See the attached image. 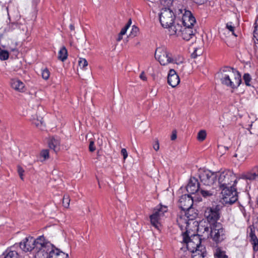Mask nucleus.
Returning <instances> with one entry per match:
<instances>
[{
    "instance_id": "f257e3e1",
    "label": "nucleus",
    "mask_w": 258,
    "mask_h": 258,
    "mask_svg": "<svg viewBox=\"0 0 258 258\" xmlns=\"http://www.w3.org/2000/svg\"><path fill=\"white\" fill-rule=\"evenodd\" d=\"M237 181V178L232 170L227 169L218 172V184L227 203L232 204L238 200L235 187Z\"/></svg>"
},
{
    "instance_id": "f03ea898",
    "label": "nucleus",
    "mask_w": 258,
    "mask_h": 258,
    "mask_svg": "<svg viewBox=\"0 0 258 258\" xmlns=\"http://www.w3.org/2000/svg\"><path fill=\"white\" fill-rule=\"evenodd\" d=\"M218 75L223 85L232 89L237 88L241 83L240 74L229 67L222 68Z\"/></svg>"
},
{
    "instance_id": "7ed1b4c3",
    "label": "nucleus",
    "mask_w": 258,
    "mask_h": 258,
    "mask_svg": "<svg viewBox=\"0 0 258 258\" xmlns=\"http://www.w3.org/2000/svg\"><path fill=\"white\" fill-rule=\"evenodd\" d=\"M33 251V258H49L53 245L47 241L43 236H40Z\"/></svg>"
},
{
    "instance_id": "20e7f679",
    "label": "nucleus",
    "mask_w": 258,
    "mask_h": 258,
    "mask_svg": "<svg viewBox=\"0 0 258 258\" xmlns=\"http://www.w3.org/2000/svg\"><path fill=\"white\" fill-rule=\"evenodd\" d=\"M195 32L192 27H182L178 24H174L170 28V35L180 36L183 39L188 41L194 36Z\"/></svg>"
},
{
    "instance_id": "39448f33",
    "label": "nucleus",
    "mask_w": 258,
    "mask_h": 258,
    "mask_svg": "<svg viewBox=\"0 0 258 258\" xmlns=\"http://www.w3.org/2000/svg\"><path fill=\"white\" fill-rule=\"evenodd\" d=\"M210 237L216 244H218L226 238V232L221 223L210 225Z\"/></svg>"
},
{
    "instance_id": "423d86ee",
    "label": "nucleus",
    "mask_w": 258,
    "mask_h": 258,
    "mask_svg": "<svg viewBox=\"0 0 258 258\" xmlns=\"http://www.w3.org/2000/svg\"><path fill=\"white\" fill-rule=\"evenodd\" d=\"M159 21L162 26L168 28L170 33V28L174 25L175 16L174 13L169 8L161 9L159 15Z\"/></svg>"
},
{
    "instance_id": "0eeeda50",
    "label": "nucleus",
    "mask_w": 258,
    "mask_h": 258,
    "mask_svg": "<svg viewBox=\"0 0 258 258\" xmlns=\"http://www.w3.org/2000/svg\"><path fill=\"white\" fill-rule=\"evenodd\" d=\"M199 177L201 182L205 185L212 186L218 184V172H214L208 170H200Z\"/></svg>"
},
{
    "instance_id": "6e6552de",
    "label": "nucleus",
    "mask_w": 258,
    "mask_h": 258,
    "mask_svg": "<svg viewBox=\"0 0 258 258\" xmlns=\"http://www.w3.org/2000/svg\"><path fill=\"white\" fill-rule=\"evenodd\" d=\"M155 57L162 66L167 65L173 62L172 54L164 47H160L156 49Z\"/></svg>"
},
{
    "instance_id": "1a4fd4ad",
    "label": "nucleus",
    "mask_w": 258,
    "mask_h": 258,
    "mask_svg": "<svg viewBox=\"0 0 258 258\" xmlns=\"http://www.w3.org/2000/svg\"><path fill=\"white\" fill-rule=\"evenodd\" d=\"M182 17L181 19H177L174 24H178L182 27H193L196 20L190 11L184 9L180 10Z\"/></svg>"
},
{
    "instance_id": "9d476101",
    "label": "nucleus",
    "mask_w": 258,
    "mask_h": 258,
    "mask_svg": "<svg viewBox=\"0 0 258 258\" xmlns=\"http://www.w3.org/2000/svg\"><path fill=\"white\" fill-rule=\"evenodd\" d=\"M39 239V236L36 239L31 236L26 237L23 241L20 243V247L25 252L31 250L34 251L35 249V246H36V242L38 241V240Z\"/></svg>"
},
{
    "instance_id": "9b49d317",
    "label": "nucleus",
    "mask_w": 258,
    "mask_h": 258,
    "mask_svg": "<svg viewBox=\"0 0 258 258\" xmlns=\"http://www.w3.org/2000/svg\"><path fill=\"white\" fill-rule=\"evenodd\" d=\"M205 217L211 225L218 223L217 221L220 218L219 210L217 208H207L204 214Z\"/></svg>"
},
{
    "instance_id": "f8f14e48",
    "label": "nucleus",
    "mask_w": 258,
    "mask_h": 258,
    "mask_svg": "<svg viewBox=\"0 0 258 258\" xmlns=\"http://www.w3.org/2000/svg\"><path fill=\"white\" fill-rule=\"evenodd\" d=\"M194 203L193 198L189 194L182 195L178 201L179 207L183 211L192 207Z\"/></svg>"
},
{
    "instance_id": "ddd939ff",
    "label": "nucleus",
    "mask_w": 258,
    "mask_h": 258,
    "mask_svg": "<svg viewBox=\"0 0 258 258\" xmlns=\"http://www.w3.org/2000/svg\"><path fill=\"white\" fill-rule=\"evenodd\" d=\"M196 240L197 242L195 244L196 246L195 247L196 248L195 251L193 252V254L192 255V258H206V253L204 251H200L199 248H200V244H201V241L199 238V237L196 236L195 237ZM194 242L192 240H189V241L187 243V246L188 247L191 246L193 247Z\"/></svg>"
},
{
    "instance_id": "4468645a",
    "label": "nucleus",
    "mask_w": 258,
    "mask_h": 258,
    "mask_svg": "<svg viewBox=\"0 0 258 258\" xmlns=\"http://www.w3.org/2000/svg\"><path fill=\"white\" fill-rule=\"evenodd\" d=\"M186 190L189 195L194 194L200 190V183L198 179L194 177H191L186 186Z\"/></svg>"
},
{
    "instance_id": "2eb2a0df",
    "label": "nucleus",
    "mask_w": 258,
    "mask_h": 258,
    "mask_svg": "<svg viewBox=\"0 0 258 258\" xmlns=\"http://www.w3.org/2000/svg\"><path fill=\"white\" fill-rule=\"evenodd\" d=\"M168 84L172 87H175L180 82L179 76L173 69H170L169 71L167 78Z\"/></svg>"
},
{
    "instance_id": "dca6fc26",
    "label": "nucleus",
    "mask_w": 258,
    "mask_h": 258,
    "mask_svg": "<svg viewBox=\"0 0 258 258\" xmlns=\"http://www.w3.org/2000/svg\"><path fill=\"white\" fill-rule=\"evenodd\" d=\"M177 222L181 229L184 228L187 231L191 221L184 213V214H181L177 217Z\"/></svg>"
},
{
    "instance_id": "f3484780",
    "label": "nucleus",
    "mask_w": 258,
    "mask_h": 258,
    "mask_svg": "<svg viewBox=\"0 0 258 258\" xmlns=\"http://www.w3.org/2000/svg\"><path fill=\"white\" fill-rule=\"evenodd\" d=\"M60 144V139L58 137H52L49 140L48 146L50 149L53 150L55 152L59 150Z\"/></svg>"
},
{
    "instance_id": "a211bd4d",
    "label": "nucleus",
    "mask_w": 258,
    "mask_h": 258,
    "mask_svg": "<svg viewBox=\"0 0 258 258\" xmlns=\"http://www.w3.org/2000/svg\"><path fill=\"white\" fill-rule=\"evenodd\" d=\"M244 177L245 179L250 180L258 178V165L253 167L251 170L244 174Z\"/></svg>"
},
{
    "instance_id": "6ab92c4d",
    "label": "nucleus",
    "mask_w": 258,
    "mask_h": 258,
    "mask_svg": "<svg viewBox=\"0 0 258 258\" xmlns=\"http://www.w3.org/2000/svg\"><path fill=\"white\" fill-rule=\"evenodd\" d=\"M49 258H69V255L57 248H54L53 245Z\"/></svg>"
},
{
    "instance_id": "aec40b11",
    "label": "nucleus",
    "mask_w": 258,
    "mask_h": 258,
    "mask_svg": "<svg viewBox=\"0 0 258 258\" xmlns=\"http://www.w3.org/2000/svg\"><path fill=\"white\" fill-rule=\"evenodd\" d=\"M11 86L13 89L19 92H23L24 91V84L19 80L11 79Z\"/></svg>"
},
{
    "instance_id": "412c9836",
    "label": "nucleus",
    "mask_w": 258,
    "mask_h": 258,
    "mask_svg": "<svg viewBox=\"0 0 258 258\" xmlns=\"http://www.w3.org/2000/svg\"><path fill=\"white\" fill-rule=\"evenodd\" d=\"M249 236L250 237V241L252 244L253 250L257 251L258 250V238L255 235L254 230L251 227L250 228Z\"/></svg>"
},
{
    "instance_id": "4be33fe9",
    "label": "nucleus",
    "mask_w": 258,
    "mask_h": 258,
    "mask_svg": "<svg viewBox=\"0 0 258 258\" xmlns=\"http://www.w3.org/2000/svg\"><path fill=\"white\" fill-rule=\"evenodd\" d=\"M213 254L215 258H228L226 251L221 247L216 245L214 250Z\"/></svg>"
},
{
    "instance_id": "5701e85b",
    "label": "nucleus",
    "mask_w": 258,
    "mask_h": 258,
    "mask_svg": "<svg viewBox=\"0 0 258 258\" xmlns=\"http://www.w3.org/2000/svg\"><path fill=\"white\" fill-rule=\"evenodd\" d=\"M43 118L41 116H38L37 115H32L31 118V121L32 124L35 125L36 127L42 130L43 121Z\"/></svg>"
},
{
    "instance_id": "b1692460",
    "label": "nucleus",
    "mask_w": 258,
    "mask_h": 258,
    "mask_svg": "<svg viewBox=\"0 0 258 258\" xmlns=\"http://www.w3.org/2000/svg\"><path fill=\"white\" fill-rule=\"evenodd\" d=\"M167 211V208L166 206H158L154 209L153 214L161 218L165 212Z\"/></svg>"
},
{
    "instance_id": "393cba45",
    "label": "nucleus",
    "mask_w": 258,
    "mask_h": 258,
    "mask_svg": "<svg viewBox=\"0 0 258 258\" xmlns=\"http://www.w3.org/2000/svg\"><path fill=\"white\" fill-rule=\"evenodd\" d=\"M150 219L151 225L155 228L159 229L160 226L159 221L161 218L153 213L150 216Z\"/></svg>"
},
{
    "instance_id": "a878e982",
    "label": "nucleus",
    "mask_w": 258,
    "mask_h": 258,
    "mask_svg": "<svg viewBox=\"0 0 258 258\" xmlns=\"http://www.w3.org/2000/svg\"><path fill=\"white\" fill-rule=\"evenodd\" d=\"M49 158V153L47 149L42 150L38 157V160L43 162L45 160L48 159Z\"/></svg>"
},
{
    "instance_id": "bb28decb",
    "label": "nucleus",
    "mask_w": 258,
    "mask_h": 258,
    "mask_svg": "<svg viewBox=\"0 0 258 258\" xmlns=\"http://www.w3.org/2000/svg\"><path fill=\"white\" fill-rule=\"evenodd\" d=\"M184 214L186 215L189 221L192 222L197 217L198 214L192 208L184 211Z\"/></svg>"
},
{
    "instance_id": "cd10ccee",
    "label": "nucleus",
    "mask_w": 258,
    "mask_h": 258,
    "mask_svg": "<svg viewBox=\"0 0 258 258\" xmlns=\"http://www.w3.org/2000/svg\"><path fill=\"white\" fill-rule=\"evenodd\" d=\"M68 57V51L65 47H62L58 51V59L64 61L67 59Z\"/></svg>"
},
{
    "instance_id": "c85d7f7f",
    "label": "nucleus",
    "mask_w": 258,
    "mask_h": 258,
    "mask_svg": "<svg viewBox=\"0 0 258 258\" xmlns=\"http://www.w3.org/2000/svg\"><path fill=\"white\" fill-rule=\"evenodd\" d=\"M4 258H19V255L15 250H7L3 254Z\"/></svg>"
},
{
    "instance_id": "c756f323",
    "label": "nucleus",
    "mask_w": 258,
    "mask_h": 258,
    "mask_svg": "<svg viewBox=\"0 0 258 258\" xmlns=\"http://www.w3.org/2000/svg\"><path fill=\"white\" fill-rule=\"evenodd\" d=\"M9 57V53L7 50H3L0 47V59L1 60H7Z\"/></svg>"
},
{
    "instance_id": "7c9ffc66",
    "label": "nucleus",
    "mask_w": 258,
    "mask_h": 258,
    "mask_svg": "<svg viewBox=\"0 0 258 258\" xmlns=\"http://www.w3.org/2000/svg\"><path fill=\"white\" fill-rule=\"evenodd\" d=\"M41 75L43 79L47 80L49 79L50 76V72L48 69L46 68L41 70Z\"/></svg>"
},
{
    "instance_id": "2f4dec72",
    "label": "nucleus",
    "mask_w": 258,
    "mask_h": 258,
    "mask_svg": "<svg viewBox=\"0 0 258 258\" xmlns=\"http://www.w3.org/2000/svg\"><path fill=\"white\" fill-rule=\"evenodd\" d=\"M243 79L244 81V83L245 85L247 86H251V78L250 75L248 74H244L243 76Z\"/></svg>"
},
{
    "instance_id": "473e14b6",
    "label": "nucleus",
    "mask_w": 258,
    "mask_h": 258,
    "mask_svg": "<svg viewBox=\"0 0 258 258\" xmlns=\"http://www.w3.org/2000/svg\"><path fill=\"white\" fill-rule=\"evenodd\" d=\"M207 134L205 130L200 131L197 136V139L199 141H203L206 138Z\"/></svg>"
},
{
    "instance_id": "72a5a7b5",
    "label": "nucleus",
    "mask_w": 258,
    "mask_h": 258,
    "mask_svg": "<svg viewBox=\"0 0 258 258\" xmlns=\"http://www.w3.org/2000/svg\"><path fill=\"white\" fill-rule=\"evenodd\" d=\"M70 199L68 195H65L62 199V204L64 207L69 208L70 206Z\"/></svg>"
},
{
    "instance_id": "f704fd0d",
    "label": "nucleus",
    "mask_w": 258,
    "mask_h": 258,
    "mask_svg": "<svg viewBox=\"0 0 258 258\" xmlns=\"http://www.w3.org/2000/svg\"><path fill=\"white\" fill-rule=\"evenodd\" d=\"M200 192L202 196L205 198H209L212 196L213 194V192L210 190H204L202 189L200 190Z\"/></svg>"
},
{
    "instance_id": "c9c22d12",
    "label": "nucleus",
    "mask_w": 258,
    "mask_h": 258,
    "mask_svg": "<svg viewBox=\"0 0 258 258\" xmlns=\"http://www.w3.org/2000/svg\"><path fill=\"white\" fill-rule=\"evenodd\" d=\"M239 208H240V210L241 212L242 213L244 218L246 220H249V219L250 218L249 213L246 212V211L243 206H240Z\"/></svg>"
},
{
    "instance_id": "e433bc0d",
    "label": "nucleus",
    "mask_w": 258,
    "mask_h": 258,
    "mask_svg": "<svg viewBox=\"0 0 258 258\" xmlns=\"http://www.w3.org/2000/svg\"><path fill=\"white\" fill-rule=\"evenodd\" d=\"M173 62H171V63H176L177 64H179L183 62V58L182 56H178L177 57H174L172 56Z\"/></svg>"
},
{
    "instance_id": "4c0bfd02",
    "label": "nucleus",
    "mask_w": 258,
    "mask_h": 258,
    "mask_svg": "<svg viewBox=\"0 0 258 258\" xmlns=\"http://www.w3.org/2000/svg\"><path fill=\"white\" fill-rule=\"evenodd\" d=\"M79 66L82 69H84L88 66L87 60L84 58H80L79 60Z\"/></svg>"
},
{
    "instance_id": "58836bf2",
    "label": "nucleus",
    "mask_w": 258,
    "mask_h": 258,
    "mask_svg": "<svg viewBox=\"0 0 258 258\" xmlns=\"http://www.w3.org/2000/svg\"><path fill=\"white\" fill-rule=\"evenodd\" d=\"M17 170H18V173L20 176V177L21 178V179L22 180H23V175H24V170L23 169L22 167H21L20 166H18L17 167Z\"/></svg>"
},
{
    "instance_id": "ea45409f",
    "label": "nucleus",
    "mask_w": 258,
    "mask_h": 258,
    "mask_svg": "<svg viewBox=\"0 0 258 258\" xmlns=\"http://www.w3.org/2000/svg\"><path fill=\"white\" fill-rule=\"evenodd\" d=\"M139 32V28L135 26H133L132 31L131 32V35L133 36H136Z\"/></svg>"
},
{
    "instance_id": "a19ab883",
    "label": "nucleus",
    "mask_w": 258,
    "mask_h": 258,
    "mask_svg": "<svg viewBox=\"0 0 258 258\" xmlns=\"http://www.w3.org/2000/svg\"><path fill=\"white\" fill-rule=\"evenodd\" d=\"M89 148L90 152H94L96 148L93 141H90Z\"/></svg>"
},
{
    "instance_id": "79ce46f5",
    "label": "nucleus",
    "mask_w": 258,
    "mask_h": 258,
    "mask_svg": "<svg viewBox=\"0 0 258 258\" xmlns=\"http://www.w3.org/2000/svg\"><path fill=\"white\" fill-rule=\"evenodd\" d=\"M226 28L232 33V34L236 36L234 33V27L231 25V23H227L226 25Z\"/></svg>"
},
{
    "instance_id": "37998d69",
    "label": "nucleus",
    "mask_w": 258,
    "mask_h": 258,
    "mask_svg": "<svg viewBox=\"0 0 258 258\" xmlns=\"http://www.w3.org/2000/svg\"><path fill=\"white\" fill-rule=\"evenodd\" d=\"M153 147L154 148V149L156 151H157L159 150V141L156 140L155 141V143L153 146Z\"/></svg>"
},
{
    "instance_id": "c03bdc74",
    "label": "nucleus",
    "mask_w": 258,
    "mask_h": 258,
    "mask_svg": "<svg viewBox=\"0 0 258 258\" xmlns=\"http://www.w3.org/2000/svg\"><path fill=\"white\" fill-rule=\"evenodd\" d=\"M128 29V25H125V26L121 29V30L120 32V35H124L126 33V31Z\"/></svg>"
},
{
    "instance_id": "a18cd8bd",
    "label": "nucleus",
    "mask_w": 258,
    "mask_h": 258,
    "mask_svg": "<svg viewBox=\"0 0 258 258\" xmlns=\"http://www.w3.org/2000/svg\"><path fill=\"white\" fill-rule=\"evenodd\" d=\"M121 154L122 155L123 157V159H125L127 156H128V154H127V151L125 149L123 148V149H122L121 150Z\"/></svg>"
},
{
    "instance_id": "49530a36",
    "label": "nucleus",
    "mask_w": 258,
    "mask_h": 258,
    "mask_svg": "<svg viewBox=\"0 0 258 258\" xmlns=\"http://www.w3.org/2000/svg\"><path fill=\"white\" fill-rule=\"evenodd\" d=\"M253 37L258 41V27H255L253 31Z\"/></svg>"
},
{
    "instance_id": "de8ad7c7",
    "label": "nucleus",
    "mask_w": 258,
    "mask_h": 258,
    "mask_svg": "<svg viewBox=\"0 0 258 258\" xmlns=\"http://www.w3.org/2000/svg\"><path fill=\"white\" fill-rule=\"evenodd\" d=\"M194 2L198 5H202L206 3L207 0H193Z\"/></svg>"
},
{
    "instance_id": "09e8293b",
    "label": "nucleus",
    "mask_w": 258,
    "mask_h": 258,
    "mask_svg": "<svg viewBox=\"0 0 258 258\" xmlns=\"http://www.w3.org/2000/svg\"><path fill=\"white\" fill-rule=\"evenodd\" d=\"M177 135H176V131H173L172 133V135L171 136V140H174L176 139Z\"/></svg>"
},
{
    "instance_id": "8fccbe9b",
    "label": "nucleus",
    "mask_w": 258,
    "mask_h": 258,
    "mask_svg": "<svg viewBox=\"0 0 258 258\" xmlns=\"http://www.w3.org/2000/svg\"><path fill=\"white\" fill-rule=\"evenodd\" d=\"M197 49H195L193 53L191 54V57L194 58H195L197 57L198 55H200V54H198L197 52Z\"/></svg>"
},
{
    "instance_id": "3c124183",
    "label": "nucleus",
    "mask_w": 258,
    "mask_h": 258,
    "mask_svg": "<svg viewBox=\"0 0 258 258\" xmlns=\"http://www.w3.org/2000/svg\"><path fill=\"white\" fill-rule=\"evenodd\" d=\"M16 46H17V43H15V46L14 47H10V49L11 50V51L12 52H18V50L16 47Z\"/></svg>"
},
{
    "instance_id": "603ef678",
    "label": "nucleus",
    "mask_w": 258,
    "mask_h": 258,
    "mask_svg": "<svg viewBox=\"0 0 258 258\" xmlns=\"http://www.w3.org/2000/svg\"><path fill=\"white\" fill-rule=\"evenodd\" d=\"M140 78L143 81H145L147 79V78L145 76V74H144V72H142L140 75Z\"/></svg>"
},
{
    "instance_id": "864d4df0",
    "label": "nucleus",
    "mask_w": 258,
    "mask_h": 258,
    "mask_svg": "<svg viewBox=\"0 0 258 258\" xmlns=\"http://www.w3.org/2000/svg\"><path fill=\"white\" fill-rule=\"evenodd\" d=\"M218 148L219 150L222 149V148H224L225 150L226 151L228 149V148L227 147L223 146H218Z\"/></svg>"
},
{
    "instance_id": "5fc2aeb1",
    "label": "nucleus",
    "mask_w": 258,
    "mask_h": 258,
    "mask_svg": "<svg viewBox=\"0 0 258 258\" xmlns=\"http://www.w3.org/2000/svg\"><path fill=\"white\" fill-rule=\"evenodd\" d=\"M122 36L120 35V33H119L118 36V38H117V41H120L122 39Z\"/></svg>"
},
{
    "instance_id": "6e6d98bb",
    "label": "nucleus",
    "mask_w": 258,
    "mask_h": 258,
    "mask_svg": "<svg viewBox=\"0 0 258 258\" xmlns=\"http://www.w3.org/2000/svg\"><path fill=\"white\" fill-rule=\"evenodd\" d=\"M69 27H70V29H71V30H72V31H73L75 30V26L73 24H70Z\"/></svg>"
},
{
    "instance_id": "4d7b16f0",
    "label": "nucleus",
    "mask_w": 258,
    "mask_h": 258,
    "mask_svg": "<svg viewBox=\"0 0 258 258\" xmlns=\"http://www.w3.org/2000/svg\"><path fill=\"white\" fill-rule=\"evenodd\" d=\"M39 2V0H33L32 1L33 3L35 5H37Z\"/></svg>"
},
{
    "instance_id": "13d9d810",
    "label": "nucleus",
    "mask_w": 258,
    "mask_h": 258,
    "mask_svg": "<svg viewBox=\"0 0 258 258\" xmlns=\"http://www.w3.org/2000/svg\"><path fill=\"white\" fill-rule=\"evenodd\" d=\"M131 23H132L131 20L130 19L128 22H127V23L125 25H128V28H129L130 27V26H131Z\"/></svg>"
},
{
    "instance_id": "bf43d9fd",
    "label": "nucleus",
    "mask_w": 258,
    "mask_h": 258,
    "mask_svg": "<svg viewBox=\"0 0 258 258\" xmlns=\"http://www.w3.org/2000/svg\"><path fill=\"white\" fill-rule=\"evenodd\" d=\"M255 228L258 231V222L255 223Z\"/></svg>"
},
{
    "instance_id": "052dcab7",
    "label": "nucleus",
    "mask_w": 258,
    "mask_h": 258,
    "mask_svg": "<svg viewBox=\"0 0 258 258\" xmlns=\"http://www.w3.org/2000/svg\"><path fill=\"white\" fill-rule=\"evenodd\" d=\"M205 231H208V230H209V228H208V227H205Z\"/></svg>"
},
{
    "instance_id": "680f3d73",
    "label": "nucleus",
    "mask_w": 258,
    "mask_h": 258,
    "mask_svg": "<svg viewBox=\"0 0 258 258\" xmlns=\"http://www.w3.org/2000/svg\"><path fill=\"white\" fill-rule=\"evenodd\" d=\"M12 25L13 26H17V25H16V24H12Z\"/></svg>"
}]
</instances>
